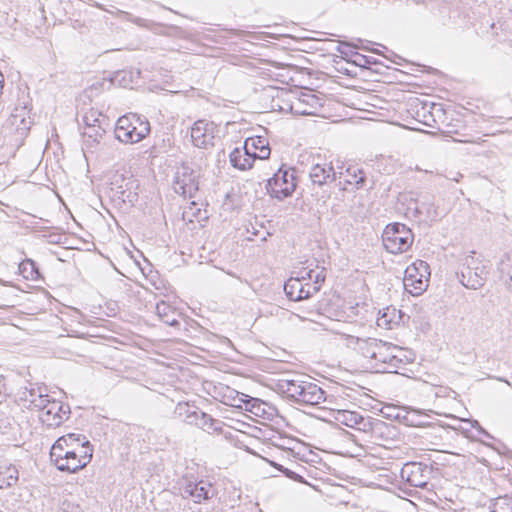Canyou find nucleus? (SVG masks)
<instances>
[{"instance_id":"obj_15","label":"nucleus","mask_w":512,"mask_h":512,"mask_svg":"<svg viewBox=\"0 0 512 512\" xmlns=\"http://www.w3.org/2000/svg\"><path fill=\"white\" fill-rule=\"evenodd\" d=\"M173 189L175 193L183 197H193L194 193L198 190V184L195 181V177L192 173L184 171L183 173L177 172Z\"/></svg>"},{"instance_id":"obj_31","label":"nucleus","mask_w":512,"mask_h":512,"mask_svg":"<svg viewBox=\"0 0 512 512\" xmlns=\"http://www.w3.org/2000/svg\"><path fill=\"white\" fill-rule=\"evenodd\" d=\"M395 312V308L388 307L384 309L383 313L377 318V325L380 327L391 329L392 324L397 323V321L394 320Z\"/></svg>"},{"instance_id":"obj_17","label":"nucleus","mask_w":512,"mask_h":512,"mask_svg":"<svg viewBox=\"0 0 512 512\" xmlns=\"http://www.w3.org/2000/svg\"><path fill=\"white\" fill-rule=\"evenodd\" d=\"M67 441H79V435L68 434L59 437L56 442L52 445L50 450V459L58 468L60 462H63L71 449Z\"/></svg>"},{"instance_id":"obj_4","label":"nucleus","mask_w":512,"mask_h":512,"mask_svg":"<svg viewBox=\"0 0 512 512\" xmlns=\"http://www.w3.org/2000/svg\"><path fill=\"white\" fill-rule=\"evenodd\" d=\"M414 240L410 228L402 223H391L382 233L383 246L391 254H400L407 251Z\"/></svg>"},{"instance_id":"obj_24","label":"nucleus","mask_w":512,"mask_h":512,"mask_svg":"<svg viewBox=\"0 0 512 512\" xmlns=\"http://www.w3.org/2000/svg\"><path fill=\"white\" fill-rule=\"evenodd\" d=\"M156 313L161 321L169 326L179 325V321L175 317L174 309L165 302H160L156 305Z\"/></svg>"},{"instance_id":"obj_10","label":"nucleus","mask_w":512,"mask_h":512,"mask_svg":"<svg viewBox=\"0 0 512 512\" xmlns=\"http://www.w3.org/2000/svg\"><path fill=\"white\" fill-rule=\"evenodd\" d=\"M305 279L306 276L302 274L301 277H291L285 282L284 291L290 300L300 301L308 299L320 290V286L303 283Z\"/></svg>"},{"instance_id":"obj_29","label":"nucleus","mask_w":512,"mask_h":512,"mask_svg":"<svg viewBox=\"0 0 512 512\" xmlns=\"http://www.w3.org/2000/svg\"><path fill=\"white\" fill-rule=\"evenodd\" d=\"M105 134V129L102 125L93 126V127H85L83 131L84 137L87 138V145H93L95 143H99L100 139Z\"/></svg>"},{"instance_id":"obj_40","label":"nucleus","mask_w":512,"mask_h":512,"mask_svg":"<svg viewBox=\"0 0 512 512\" xmlns=\"http://www.w3.org/2000/svg\"><path fill=\"white\" fill-rule=\"evenodd\" d=\"M67 444H69V449H76L79 450L81 444L79 441H67Z\"/></svg>"},{"instance_id":"obj_5","label":"nucleus","mask_w":512,"mask_h":512,"mask_svg":"<svg viewBox=\"0 0 512 512\" xmlns=\"http://www.w3.org/2000/svg\"><path fill=\"white\" fill-rule=\"evenodd\" d=\"M430 269L427 262L416 260L405 269V290L414 296L421 295L428 287Z\"/></svg>"},{"instance_id":"obj_11","label":"nucleus","mask_w":512,"mask_h":512,"mask_svg":"<svg viewBox=\"0 0 512 512\" xmlns=\"http://www.w3.org/2000/svg\"><path fill=\"white\" fill-rule=\"evenodd\" d=\"M70 414V407L62 402L54 400L51 404H47L46 410L41 412L40 420L48 427H58Z\"/></svg>"},{"instance_id":"obj_2","label":"nucleus","mask_w":512,"mask_h":512,"mask_svg":"<svg viewBox=\"0 0 512 512\" xmlns=\"http://www.w3.org/2000/svg\"><path fill=\"white\" fill-rule=\"evenodd\" d=\"M150 123L136 113H128L118 118L115 126V137L125 144L142 141L150 133Z\"/></svg>"},{"instance_id":"obj_46","label":"nucleus","mask_w":512,"mask_h":512,"mask_svg":"<svg viewBox=\"0 0 512 512\" xmlns=\"http://www.w3.org/2000/svg\"><path fill=\"white\" fill-rule=\"evenodd\" d=\"M411 467L419 469L416 464H412Z\"/></svg>"},{"instance_id":"obj_27","label":"nucleus","mask_w":512,"mask_h":512,"mask_svg":"<svg viewBox=\"0 0 512 512\" xmlns=\"http://www.w3.org/2000/svg\"><path fill=\"white\" fill-rule=\"evenodd\" d=\"M19 272L27 280L34 281L40 277L36 263L31 259H25L19 264Z\"/></svg>"},{"instance_id":"obj_16","label":"nucleus","mask_w":512,"mask_h":512,"mask_svg":"<svg viewBox=\"0 0 512 512\" xmlns=\"http://www.w3.org/2000/svg\"><path fill=\"white\" fill-rule=\"evenodd\" d=\"M309 177L313 184L322 186L336 180L337 171L331 163L315 164L310 170Z\"/></svg>"},{"instance_id":"obj_23","label":"nucleus","mask_w":512,"mask_h":512,"mask_svg":"<svg viewBox=\"0 0 512 512\" xmlns=\"http://www.w3.org/2000/svg\"><path fill=\"white\" fill-rule=\"evenodd\" d=\"M229 158L231 165L239 170H247L253 166V157L249 155L245 157L241 148H235L230 153Z\"/></svg>"},{"instance_id":"obj_36","label":"nucleus","mask_w":512,"mask_h":512,"mask_svg":"<svg viewBox=\"0 0 512 512\" xmlns=\"http://www.w3.org/2000/svg\"><path fill=\"white\" fill-rule=\"evenodd\" d=\"M277 468L281 472H283L285 474V476H287L288 478H290L292 480L300 481V482L302 481V477L300 475H298L297 473L293 472L292 470L285 468L282 465H279Z\"/></svg>"},{"instance_id":"obj_9","label":"nucleus","mask_w":512,"mask_h":512,"mask_svg":"<svg viewBox=\"0 0 512 512\" xmlns=\"http://www.w3.org/2000/svg\"><path fill=\"white\" fill-rule=\"evenodd\" d=\"M183 498L192 499L195 503L211 499L215 495V488L208 481H191L185 479L180 486Z\"/></svg>"},{"instance_id":"obj_38","label":"nucleus","mask_w":512,"mask_h":512,"mask_svg":"<svg viewBox=\"0 0 512 512\" xmlns=\"http://www.w3.org/2000/svg\"><path fill=\"white\" fill-rule=\"evenodd\" d=\"M39 393H41L39 389L32 388L30 390H26L23 392V399L25 400V397H28V399L36 398Z\"/></svg>"},{"instance_id":"obj_7","label":"nucleus","mask_w":512,"mask_h":512,"mask_svg":"<svg viewBox=\"0 0 512 512\" xmlns=\"http://www.w3.org/2000/svg\"><path fill=\"white\" fill-rule=\"evenodd\" d=\"M400 351L397 346L380 340L372 367L376 371L396 372L402 365V359L397 355Z\"/></svg>"},{"instance_id":"obj_30","label":"nucleus","mask_w":512,"mask_h":512,"mask_svg":"<svg viewBox=\"0 0 512 512\" xmlns=\"http://www.w3.org/2000/svg\"><path fill=\"white\" fill-rule=\"evenodd\" d=\"M177 409L179 410L180 415H185V422L189 425L197 426V422H199L198 414H203V411L198 409L191 410L188 404H179Z\"/></svg>"},{"instance_id":"obj_34","label":"nucleus","mask_w":512,"mask_h":512,"mask_svg":"<svg viewBox=\"0 0 512 512\" xmlns=\"http://www.w3.org/2000/svg\"><path fill=\"white\" fill-rule=\"evenodd\" d=\"M304 276H306V279L308 280H314V283L312 285H316V286H320V283L324 281L325 279V275L323 274V272H317L315 275H314V271L313 270H308V271H305L304 273H302Z\"/></svg>"},{"instance_id":"obj_26","label":"nucleus","mask_w":512,"mask_h":512,"mask_svg":"<svg viewBox=\"0 0 512 512\" xmlns=\"http://www.w3.org/2000/svg\"><path fill=\"white\" fill-rule=\"evenodd\" d=\"M499 272L503 282L512 288V252L502 257L499 263Z\"/></svg>"},{"instance_id":"obj_28","label":"nucleus","mask_w":512,"mask_h":512,"mask_svg":"<svg viewBox=\"0 0 512 512\" xmlns=\"http://www.w3.org/2000/svg\"><path fill=\"white\" fill-rule=\"evenodd\" d=\"M199 416V422H197V427L207 431L209 433L216 432L220 430L219 424L220 422L218 420H215L212 418L209 414L203 412V414H198Z\"/></svg>"},{"instance_id":"obj_32","label":"nucleus","mask_w":512,"mask_h":512,"mask_svg":"<svg viewBox=\"0 0 512 512\" xmlns=\"http://www.w3.org/2000/svg\"><path fill=\"white\" fill-rule=\"evenodd\" d=\"M25 401L30 402V405L38 408L43 412L46 410L47 404H51V402H54V400H50L48 395H43L42 393H39L36 398L28 399V397H25Z\"/></svg>"},{"instance_id":"obj_13","label":"nucleus","mask_w":512,"mask_h":512,"mask_svg":"<svg viewBox=\"0 0 512 512\" xmlns=\"http://www.w3.org/2000/svg\"><path fill=\"white\" fill-rule=\"evenodd\" d=\"M322 107V100L310 91L302 92L291 103V111L298 115H314Z\"/></svg>"},{"instance_id":"obj_18","label":"nucleus","mask_w":512,"mask_h":512,"mask_svg":"<svg viewBox=\"0 0 512 512\" xmlns=\"http://www.w3.org/2000/svg\"><path fill=\"white\" fill-rule=\"evenodd\" d=\"M396 418L406 426L410 427H424L430 424L428 420L429 416L416 409H409L398 412Z\"/></svg>"},{"instance_id":"obj_3","label":"nucleus","mask_w":512,"mask_h":512,"mask_svg":"<svg viewBox=\"0 0 512 512\" xmlns=\"http://www.w3.org/2000/svg\"><path fill=\"white\" fill-rule=\"evenodd\" d=\"M460 282L468 289H479L486 281L488 275V266L475 256V252L465 256L457 273Z\"/></svg>"},{"instance_id":"obj_1","label":"nucleus","mask_w":512,"mask_h":512,"mask_svg":"<svg viewBox=\"0 0 512 512\" xmlns=\"http://www.w3.org/2000/svg\"><path fill=\"white\" fill-rule=\"evenodd\" d=\"M277 390L286 398L301 405H318L325 400V392L304 375H294L277 381Z\"/></svg>"},{"instance_id":"obj_25","label":"nucleus","mask_w":512,"mask_h":512,"mask_svg":"<svg viewBox=\"0 0 512 512\" xmlns=\"http://www.w3.org/2000/svg\"><path fill=\"white\" fill-rule=\"evenodd\" d=\"M245 141H249V146L253 149V151L257 152L258 159L264 160L269 158L271 151L265 138H248Z\"/></svg>"},{"instance_id":"obj_6","label":"nucleus","mask_w":512,"mask_h":512,"mask_svg":"<svg viewBox=\"0 0 512 512\" xmlns=\"http://www.w3.org/2000/svg\"><path fill=\"white\" fill-rule=\"evenodd\" d=\"M295 188V171L283 168H280L266 185L269 195L279 200L291 196Z\"/></svg>"},{"instance_id":"obj_35","label":"nucleus","mask_w":512,"mask_h":512,"mask_svg":"<svg viewBox=\"0 0 512 512\" xmlns=\"http://www.w3.org/2000/svg\"><path fill=\"white\" fill-rule=\"evenodd\" d=\"M62 512H84L79 504L70 500H64L61 505Z\"/></svg>"},{"instance_id":"obj_42","label":"nucleus","mask_w":512,"mask_h":512,"mask_svg":"<svg viewBox=\"0 0 512 512\" xmlns=\"http://www.w3.org/2000/svg\"><path fill=\"white\" fill-rule=\"evenodd\" d=\"M414 204H417L416 202ZM421 214L419 208L417 207V205H415V207L413 208V216L415 217H418L419 215Z\"/></svg>"},{"instance_id":"obj_8","label":"nucleus","mask_w":512,"mask_h":512,"mask_svg":"<svg viewBox=\"0 0 512 512\" xmlns=\"http://www.w3.org/2000/svg\"><path fill=\"white\" fill-rule=\"evenodd\" d=\"M92 459V448L90 443L85 441L81 443L79 450L71 449L65 460L60 462L58 470L63 472L74 473L84 468Z\"/></svg>"},{"instance_id":"obj_12","label":"nucleus","mask_w":512,"mask_h":512,"mask_svg":"<svg viewBox=\"0 0 512 512\" xmlns=\"http://www.w3.org/2000/svg\"><path fill=\"white\" fill-rule=\"evenodd\" d=\"M214 124L205 120H198L191 128V140L194 146L207 149L214 145Z\"/></svg>"},{"instance_id":"obj_33","label":"nucleus","mask_w":512,"mask_h":512,"mask_svg":"<svg viewBox=\"0 0 512 512\" xmlns=\"http://www.w3.org/2000/svg\"><path fill=\"white\" fill-rule=\"evenodd\" d=\"M102 114L96 110H90L89 112L85 113L82 120L85 124V127H93L101 125L100 117Z\"/></svg>"},{"instance_id":"obj_44","label":"nucleus","mask_w":512,"mask_h":512,"mask_svg":"<svg viewBox=\"0 0 512 512\" xmlns=\"http://www.w3.org/2000/svg\"><path fill=\"white\" fill-rule=\"evenodd\" d=\"M472 426H478L480 428L479 423L476 420L473 421Z\"/></svg>"},{"instance_id":"obj_37","label":"nucleus","mask_w":512,"mask_h":512,"mask_svg":"<svg viewBox=\"0 0 512 512\" xmlns=\"http://www.w3.org/2000/svg\"><path fill=\"white\" fill-rule=\"evenodd\" d=\"M248 143H249V141L244 142V145L242 148V153L245 154V157H247L248 155L253 157V162H254L255 159H258L257 152L253 151V149L249 146Z\"/></svg>"},{"instance_id":"obj_19","label":"nucleus","mask_w":512,"mask_h":512,"mask_svg":"<svg viewBox=\"0 0 512 512\" xmlns=\"http://www.w3.org/2000/svg\"><path fill=\"white\" fill-rule=\"evenodd\" d=\"M28 112L26 107L15 108L14 112L8 118V123L12 127H15L19 135L23 136L29 130L30 122L26 120Z\"/></svg>"},{"instance_id":"obj_39","label":"nucleus","mask_w":512,"mask_h":512,"mask_svg":"<svg viewBox=\"0 0 512 512\" xmlns=\"http://www.w3.org/2000/svg\"><path fill=\"white\" fill-rule=\"evenodd\" d=\"M507 501H508V499H506V498L498 499V501L494 504V510L492 512H503V511H501V509H502L501 505L506 504Z\"/></svg>"},{"instance_id":"obj_20","label":"nucleus","mask_w":512,"mask_h":512,"mask_svg":"<svg viewBox=\"0 0 512 512\" xmlns=\"http://www.w3.org/2000/svg\"><path fill=\"white\" fill-rule=\"evenodd\" d=\"M336 419L347 427L359 430H365L368 423L366 419L357 412L347 410L339 412Z\"/></svg>"},{"instance_id":"obj_41","label":"nucleus","mask_w":512,"mask_h":512,"mask_svg":"<svg viewBox=\"0 0 512 512\" xmlns=\"http://www.w3.org/2000/svg\"><path fill=\"white\" fill-rule=\"evenodd\" d=\"M407 481H408L411 485H413V486H415V487H421V486L423 485V483L417 482V481H415L413 478H410V477H408V478H407Z\"/></svg>"},{"instance_id":"obj_45","label":"nucleus","mask_w":512,"mask_h":512,"mask_svg":"<svg viewBox=\"0 0 512 512\" xmlns=\"http://www.w3.org/2000/svg\"><path fill=\"white\" fill-rule=\"evenodd\" d=\"M500 381H505L506 384H508L509 386H512L511 383L507 380H503L502 378H499Z\"/></svg>"},{"instance_id":"obj_22","label":"nucleus","mask_w":512,"mask_h":512,"mask_svg":"<svg viewBox=\"0 0 512 512\" xmlns=\"http://www.w3.org/2000/svg\"><path fill=\"white\" fill-rule=\"evenodd\" d=\"M19 478L17 468L11 464L0 465V489L8 488L16 484Z\"/></svg>"},{"instance_id":"obj_21","label":"nucleus","mask_w":512,"mask_h":512,"mask_svg":"<svg viewBox=\"0 0 512 512\" xmlns=\"http://www.w3.org/2000/svg\"><path fill=\"white\" fill-rule=\"evenodd\" d=\"M337 176L344 177L347 184H354L357 187H361L365 182L364 171L356 166H349L344 171H337Z\"/></svg>"},{"instance_id":"obj_43","label":"nucleus","mask_w":512,"mask_h":512,"mask_svg":"<svg viewBox=\"0 0 512 512\" xmlns=\"http://www.w3.org/2000/svg\"><path fill=\"white\" fill-rule=\"evenodd\" d=\"M131 193H129L126 198L128 199V201L132 202V198L130 196ZM121 196H122V199L125 201V191H121Z\"/></svg>"},{"instance_id":"obj_14","label":"nucleus","mask_w":512,"mask_h":512,"mask_svg":"<svg viewBox=\"0 0 512 512\" xmlns=\"http://www.w3.org/2000/svg\"><path fill=\"white\" fill-rule=\"evenodd\" d=\"M379 341L380 340L375 338H360L352 335H349L346 338L347 346L356 350L363 357L368 359L371 365L373 364V361L375 359Z\"/></svg>"}]
</instances>
